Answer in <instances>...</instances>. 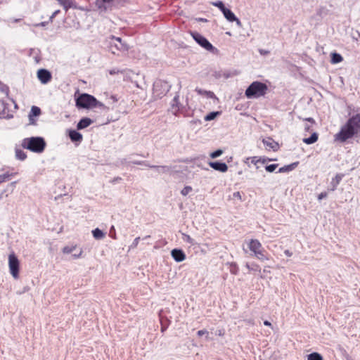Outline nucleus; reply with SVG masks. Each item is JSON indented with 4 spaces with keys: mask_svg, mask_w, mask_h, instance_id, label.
I'll use <instances>...</instances> for the list:
<instances>
[{
    "mask_svg": "<svg viewBox=\"0 0 360 360\" xmlns=\"http://www.w3.org/2000/svg\"><path fill=\"white\" fill-rule=\"evenodd\" d=\"M307 360H323L322 356L317 353L313 352L307 356Z\"/></svg>",
    "mask_w": 360,
    "mask_h": 360,
    "instance_id": "obj_30",
    "label": "nucleus"
},
{
    "mask_svg": "<svg viewBox=\"0 0 360 360\" xmlns=\"http://www.w3.org/2000/svg\"><path fill=\"white\" fill-rule=\"evenodd\" d=\"M284 253L288 257H291L292 256V252L290 250H285Z\"/></svg>",
    "mask_w": 360,
    "mask_h": 360,
    "instance_id": "obj_48",
    "label": "nucleus"
},
{
    "mask_svg": "<svg viewBox=\"0 0 360 360\" xmlns=\"http://www.w3.org/2000/svg\"><path fill=\"white\" fill-rule=\"evenodd\" d=\"M327 197V193L326 192H322L318 195L319 200H322L323 198H325Z\"/></svg>",
    "mask_w": 360,
    "mask_h": 360,
    "instance_id": "obj_42",
    "label": "nucleus"
},
{
    "mask_svg": "<svg viewBox=\"0 0 360 360\" xmlns=\"http://www.w3.org/2000/svg\"><path fill=\"white\" fill-rule=\"evenodd\" d=\"M93 236L96 240H101L105 237V233L103 232L98 228L95 229L92 231Z\"/></svg>",
    "mask_w": 360,
    "mask_h": 360,
    "instance_id": "obj_23",
    "label": "nucleus"
},
{
    "mask_svg": "<svg viewBox=\"0 0 360 360\" xmlns=\"http://www.w3.org/2000/svg\"><path fill=\"white\" fill-rule=\"evenodd\" d=\"M21 146L34 153H42L46 146V142L41 137L25 138L22 140Z\"/></svg>",
    "mask_w": 360,
    "mask_h": 360,
    "instance_id": "obj_3",
    "label": "nucleus"
},
{
    "mask_svg": "<svg viewBox=\"0 0 360 360\" xmlns=\"http://www.w3.org/2000/svg\"><path fill=\"white\" fill-rule=\"evenodd\" d=\"M319 134L316 132H314L311 134V136L309 138L303 139V142L306 144L310 145L318 141Z\"/></svg>",
    "mask_w": 360,
    "mask_h": 360,
    "instance_id": "obj_19",
    "label": "nucleus"
},
{
    "mask_svg": "<svg viewBox=\"0 0 360 360\" xmlns=\"http://www.w3.org/2000/svg\"><path fill=\"white\" fill-rule=\"evenodd\" d=\"M119 72H120V70H117V69H113V70H110V71H109V73H110V75H112L117 74V73H119Z\"/></svg>",
    "mask_w": 360,
    "mask_h": 360,
    "instance_id": "obj_45",
    "label": "nucleus"
},
{
    "mask_svg": "<svg viewBox=\"0 0 360 360\" xmlns=\"http://www.w3.org/2000/svg\"><path fill=\"white\" fill-rule=\"evenodd\" d=\"M259 160H256V157H253L251 158V162L256 165Z\"/></svg>",
    "mask_w": 360,
    "mask_h": 360,
    "instance_id": "obj_49",
    "label": "nucleus"
},
{
    "mask_svg": "<svg viewBox=\"0 0 360 360\" xmlns=\"http://www.w3.org/2000/svg\"><path fill=\"white\" fill-rule=\"evenodd\" d=\"M245 267L249 271H261L259 266L258 264H257L256 263H251V264L246 263Z\"/></svg>",
    "mask_w": 360,
    "mask_h": 360,
    "instance_id": "obj_26",
    "label": "nucleus"
},
{
    "mask_svg": "<svg viewBox=\"0 0 360 360\" xmlns=\"http://www.w3.org/2000/svg\"><path fill=\"white\" fill-rule=\"evenodd\" d=\"M69 136L72 141L81 142L82 141V135L75 130L70 131Z\"/></svg>",
    "mask_w": 360,
    "mask_h": 360,
    "instance_id": "obj_17",
    "label": "nucleus"
},
{
    "mask_svg": "<svg viewBox=\"0 0 360 360\" xmlns=\"http://www.w3.org/2000/svg\"><path fill=\"white\" fill-rule=\"evenodd\" d=\"M122 164L126 166H129L131 164L148 166L145 162L143 161H127V160H123Z\"/></svg>",
    "mask_w": 360,
    "mask_h": 360,
    "instance_id": "obj_29",
    "label": "nucleus"
},
{
    "mask_svg": "<svg viewBox=\"0 0 360 360\" xmlns=\"http://www.w3.org/2000/svg\"><path fill=\"white\" fill-rule=\"evenodd\" d=\"M140 240V237H137L136 238L133 243H131V245H130L129 248L130 249H134V248H136L139 244V242Z\"/></svg>",
    "mask_w": 360,
    "mask_h": 360,
    "instance_id": "obj_39",
    "label": "nucleus"
},
{
    "mask_svg": "<svg viewBox=\"0 0 360 360\" xmlns=\"http://www.w3.org/2000/svg\"><path fill=\"white\" fill-rule=\"evenodd\" d=\"M40 25H41V26H44V25H45V22H41V23L40 24Z\"/></svg>",
    "mask_w": 360,
    "mask_h": 360,
    "instance_id": "obj_56",
    "label": "nucleus"
},
{
    "mask_svg": "<svg viewBox=\"0 0 360 360\" xmlns=\"http://www.w3.org/2000/svg\"><path fill=\"white\" fill-rule=\"evenodd\" d=\"M203 335H207V336L208 335V331L206 330H200L198 331V336H202Z\"/></svg>",
    "mask_w": 360,
    "mask_h": 360,
    "instance_id": "obj_41",
    "label": "nucleus"
},
{
    "mask_svg": "<svg viewBox=\"0 0 360 360\" xmlns=\"http://www.w3.org/2000/svg\"><path fill=\"white\" fill-rule=\"evenodd\" d=\"M259 53H260L261 54H262V55H265V54L269 53V51H264V50L261 49V50H259Z\"/></svg>",
    "mask_w": 360,
    "mask_h": 360,
    "instance_id": "obj_52",
    "label": "nucleus"
},
{
    "mask_svg": "<svg viewBox=\"0 0 360 360\" xmlns=\"http://www.w3.org/2000/svg\"><path fill=\"white\" fill-rule=\"evenodd\" d=\"M67 11L70 8H76L75 0H56Z\"/></svg>",
    "mask_w": 360,
    "mask_h": 360,
    "instance_id": "obj_14",
    "label": "nucleus"
},
{
    "mask_svg": "<svg viewBox=\"0 0 360 360\" xmlns=\"http://www.w3.org/2000/svg\"><path fill=\"white\" fill-rule=\"evenodd\" d=\"M193 190L192 187L190 186H185L181 191V194L184 196L187 195L191 191Z\"/></svg>",
    "mask_w": 360,
    "mask_h": 360,
    "instance_id": "obj_34",
    "label": "nucleus"
},
{
    "mask_svg": "<svg viewBox=\"0 0 360 360\" xmlns=\"http://www.w3.org/2000/svg\"><path fill=\"white\" fill-rule=\"evenodd\" d=\"M248 247L249 249L254 253V255H256L257 252H259L263 249L260 242L255 239L250 240Z\"/></svg>",
    "mask_w": 360,
    "mask_h": 360,
    "instance_id": "obj_12",
    "label": "nucleus"
},
{
    "mask_svg": "<svg viewBox=\"0 0 360 360\" xmlns=\"http://www.w3.org/2000/svg\"><path fill=\"white\" fill-rule=\"evenodd\" d=\"M8 266L12 276L15 279L18 278L20 262L13 252L8 255Z\"/></svg>",
    "mask_w": 360,
    "mask_h": 360,
    "instance_id": "obj_8",
    "label": "nucleus"
},
{
    "mask_svg": "<svg viewBox=\"0 0 360 360\" xmlns=\"http://www.w3.org/2000/svg\"><path fill=\"white\" fill-rule=\"evenodd\" d=\"M41 113V110L39 107L37 106H32L30 110V112L29 114V119L32 124L34 123L32 117L39 116Z\"/></svg>",
    "mask_w": 360,
    "mask_h": 360,
    "instance_id": "obj_18",
    "label": "nucleus"
},
{
    "mask_svg": "<svg viewBox=\"0 0 360 360\" xmlns=\"http://www.w3.org/2000/svg\"><path fill=\"white\" fill-rule=\"evenodd\" d=\"M179 94H176L174 97L172 103V108L174 110V114H176L179 110L180 103L179 101Z\"/></svg>",
    "mask_w": 360,
    "mask_h": 360,
    "instance_id": "obj_20",
    "label": "nucleus"
},
{
    "mask_svg": "<svg viewBox=\"0 0 360 360\" xmlns=\"http://www.w3.org/2000/svg\"><path fill=\"white\" fill-rule=\"evenodd\" d=\"M110 98H111V99H112V101H113L114 102H116V101H117V98H115V96H112L110 97Z\"/></svg>",
    "mask_w": 360,
    "mask_h": 360,
    "instance_id": "obj_54",
    "label": "nucleus"
},
{
    "mask_svg": "<svg viewBox=\"0 0 360 360\" xmlns=\"http://www.w3.org/2000/svg\"><path fill=\"white\" fill-rule=\"evenodd\" d=\"M263 143L264 146L269 147V148L272 149L274 151L277 150V149L278 148V144L271 138L264 139Z\"/></svg>",
    "mask_w": 360,
    "mask_h": 360,
    "instance_id": "obj_16",
    "label": "nucleus"
},
{
    "mask_svg": "<svg viewBox=\"0 0 360 360\" xmlns=\"http://www.w3.org/2000/svg\"><path fill=\"white\" fill-rule=\"evenodd\" d=\"M77 107L82 108H98L102 110H108V108L96 100L95 97L87 94H83L76 100Z\"/></svg>",
    "mask_w": 360,
    "mask_h": 360,
    "instance_id": "obj_2",
    "label": "nucleus"
},
{
    "mask_svg": "<svg viewBox=\"0 0 360 360\" xmlns=\"http://www.w3.org/2000/svg\"><path fill=\"white\" fill-rule=\"evenodd\" d=\"M359 36H360V34H359Z\"/></svg>",
    "mask_w": 360,
    "mask_h": 360,
    "instance_id": "obj_58",
    "label": "nucleus"
},
{
    "mask_svg": "<svg viewBox=\"0 0 360 360\" xmlns=\"http://www.w3.org/2000/svg\"><path fill=\"white\" fill-rule=\"evenodd\" d=\"M343 60L342 56L337 53H333L331 54V63L333 64L339 63Z\"/></svg>",
    "mask_w": 360,
    "mask_h": 360,
    "instance_id": "obj_24",
    "label": "nucleus"
},
{
    "mask_svg": "<svg viewBox=\"0 0 360 360\" xmlns=\"http://www.w3.org/2000/svg\"><path fill=\"white\" fill-rule=\"evenodd\" d=\"M37 77L42 84H46L51 79V74L46 69H40L37 71Z\"/></svg>",
    "mask_w": 360,
    "mask_h": 360,
    "instance_id": "obj_9",
    "label": "nucleus"
},
{
    "mask_svg": "<svg viewBox=\"0 0 360 360\" xmlns=\"http://www.w3.org/2000/svg\"><path fill=\"white\" fill-rule=\"evenodd\" d=\"M172 258L177 262H181L186 259V255L183 250L180 249H174L171 252Z\"/></svg>",
    "mask_w": 360,
    "mask_h": 360,
    "instance_id": "obj_11",
    "label": "nucleus"
},
{
    "mask_svg": "<svg viewBox=\"0 0 360 360\" xmlns=\"http://www.w3.org/2000/svg\"><path fill=\"white\" fill-rule=\"evenodd\" d=\"M200 21H206V20H205V19H203V18H200Z\"/></svg>",
    "mask_w": 360,
    "mask_h": 360,
    "instance_id": "obj_55",
    "label": "nucleus"
},
{
    "mask_svg": "<svg viewBox=\"0 0 360 360\" xmlns=\"http://www.w3.org/2000/svg\"><path fill=\"white\" fill-rule=\"evenodd\" d=\"M268 90L266 84L260 82H253L245 90V95L248 98H257L264 96Z\"/></svg>",
    "mask_w": 360,
    "mask_h": 360,
    "instance_id": "obj_4",
    "label": "nucleus"
},
{
    "mask_svg": "<svg viewBox=\"0 0 360 360\" xmlns=\"http://www.w3.org/2000/svg\"><path fill=\"white\" fill-rule=\"evenodd\" d=\"M190 34L195 42L206 51L212 53H217L218 52L217 49L213 46L212 44L200 33L191 31Z\"/></svg>",
    "mask_w": 360,
    "mask_h": 360,
    "instance_id": "obj_6",
    "label": "nucleus"
},
{
    "mask_svg": "<svg viewBox=\"0 0 360 360\" xmlns=\"http://www.w3.org/2000/svg\"><path fill=\"white\" fill-rule=\"evenodd\" d=\"M212 5L219 8L222 13L226 9V8L224 6V3L221 1L213 2Z\"/></svg>",
    "mask_w": 360,
    "mask_h": 360,
    "instance_id": "obj_33",
    "label": "nucleus"
},
{
    "mask_svg": "<svg viewBox=\"0 0 360 360\" xmlns=\"http://www.w3.org/2000/svg\"><path fill=\"white\" fill-rule=\"evenodd\" d=\"M277 167H278L277 164H272V165H267L265 167V169L267 172H272L277 168Z\"/></svg>",
    "mask_w": 360,
    "mask_h": 360,
    "instance_id": "obj_38",
    "label": "nucleus"
},
{
    "mask_svg": "<svg viewBox=\"0 0 360 360\" xmlns=\"http://www.w3.org/2000/svg\"><path fill=\"white\" fill-rule=\"evenodd\" d=\"M232 198L233 199L236 198L238 200L241 201L242 200V197H241L240 193L239 191L234 192L233 193Z\"/></svg>",
    "mask_w": 360,
    "mask_h": 360,
    "instance_id": "obj_40",
    "label": "nucleus"
},
{
    "mask_svg": "<svg viewBox=\"0 0 360 360\" xmlns=\"http://www.w3.org/2000/svg\"><path fill=\"white\" fill-rule=\"evenodd\" d=\"M15 157L20 160H24L27 158L26 153L20 149H15Z\"/></svg>",
    "mask_w": 360,
    "mask_h": 360,
    "instance_id": "obj_27",
    "label": "nucleus"
},
{
    "mask_svg": "<svg viewBox=\"0 0 360 360\" xmlns=\"http://www.w3.org/2000/svg\"><path fill=\"white\" fill-rule=\"evenodd\" d=\"M9 176L7 174H4L0 175V181H4Z\"/></svg>",
    "mask_w": 360,
    "mask_h": 360,
    "instance_id": "obj_43",
    "label": "nucleus"
},
{
    "mask_svg": "<svg viewBox=\"0 0 360 360\" xmlns=\"http://www.w3.org/2000/svg\"><path fill=\"white\" fill-rule=\"evenodd\" d=\"M223 14L226 19L229 20V22H236V25L239 27H242V23L240 20L236 17L235 14L229 9L226 8Z\"/></svg>",
    "mask_w": 360,
    "mask_h": 360,
    "instance_id": "obj_10",
    "label": "nucleus"
},
{
    "mask_svg": "<svg viewBox=\"0 0 360 360\" xmlns=\"http://www.w3.org/2000/svg\"><path fill=\"white\" fill-rule=\"evenodd\" d=\"M109 50L112 54L119 55L120 53H126L129 47L127 43L122 41L120 37L110 36L109 38Z\"/></svg>",
    "mask_w": 360,
    "mask_h": 360,
    "instance_id": "obj_5",
    "label": "nucleus"
},
{
    "mask_svg": "<svg viewBox=\"0 0 360 360\" xmlns=\"http://www.w3.org/2000/svg\"><path fill=\"white\" fill-rule=\"evenodd\" d=\"M60 12L59 10H57L55 12H53V13L52 14V15L51 16V19L53 18L58 13Z\"/></svg>",
    "mask_w": 360,
    "mask_h": 360,
    "instance_id": "obj_50",
    "label": "nucleus"
},
{
    "mask_svg": "<svg viewBox=\"0 0 360 360\" xmlns=\"http://www.w3.org/2000/svg\"><path fill=\"white\" fill-rule=\"evenodd\" d=\"M170 86L167 82L159 80L153 85V97L155 99L161 98L169 91Z\"/></svg>",
    "mask_w": 360,
    "mask_h": 360,
    "instance_id": "obj_7",
    "label": "nucleus"
},
{
    "mask_svg": "<svg viewBox=\"0 0 360 360\" xmlns=\"http://www.w3.org/2000/svg\"><path fill=\"white\" fill-rule=\"evenodd\" d=\"M343 175L340 174H336L335 178L332 179L331 185L333 186V188H331L332 191H334L336 189L338 185L340 184V181L342 179Z\"/></svg>",
    "mask_w": 360,
    "mask_h": 360,
    "instance_id": "obj_21",
    "label": "nucleus"
},
{
    "mask_svg": "<svg viewBox=\"0 0 360 360\" xmlns=\"http://www.w3.org/2000/svg\"><path fill=\"white\" fill-rule=\"evenodd\" d=\"M304 120L311 122V124L315 123L314 120L311 117L305 118Z\"/></svg>",
    "mask_w": 360,
    "mask_h": 360,
    "instance_id": "obj_46",
    "label": "nucleus"
},
{
    "mask_svg": "<svg viewBox=\"0 0 360 360\" xmlns=\"http://www.w3.org/2000/svg\"><path fill=\"white\" fill-rule=\"evenodd\" d=\"M195 91L199 95H205V96H207V97H210V98H212L214 96V93L212 92V91H205V90H203V89H198V88L195 89Z\"/></svg>",
    "mask_w": 360,
    "mask_h": 360,
    "instance_id": "obj_28",
    "label": "nucleus"
},
{
    "mask_svg": "<svg viewBox=\"0 0 360 360\" xmlns=\"http://www.w3.org/2000/svg\"><path fill=\"white\" fill-rule=\"evenodd\" d=\"M311 125H309V124H306L304 126V130L306 131H309L311 130Z\"/></svg>",
    "mask_w": 360,
    "mask_h": 360,
    "instance_id": "obj_47",
    "label": "nucleus"
},
{
    "mask_svg": "<svg viewBox=\"0 0 360 360\" xmlns=\"http://www.w3.org/2000/svg\"><path fill=\"white\" fill-rule=\"evenodd\" d=\"M148 167L155 169L158 173H166L170 171V168L167 166L148 165Z\"/></svg>",
    "mask_w": 360,
    "mask_h": 360,
    "instance_id": "obj_22",
    "label": "nucleus"
},
{
    "mask_svg": "<svg viewBox=\"0 0 360 360\" xmlns=\"http://www.w3.org/2000/svg\"><path fill=\"white\" fill-rule=\"evenodd\" d=\"M19 20H20L19 19H15V20H14V22H18Z\"/></svg>",
    "mask_w": 360,
    "mask_h": 360,
    "instance_id": "obj_57",
    "label": "nucleus"
},
{
    "mask_svg": "<svg viewBox=\"0 0 360 360\" xmlns=\"http://www.w3.org/2000/svg\"><path fill=\"white\" fill-rule=\"evenodd\" d=\"M360 134V113L352 115L342 125L338 133L334 135V140L344 143L355 135Z\"/></svg>",
    "mask_w": 360,
    "mask_h": 360,
    "instance_id": "obj_1",
    "label": "nucleus"
},
{
    "mask_svg": "<svg viewBox=\"0 0 360 360\" xmlns=\"http://www.w3.org/2000/svg\"><path fill=\"white\" fill-rule=\"evenodd\" d=\"M82 252H83L82 250H80L79 252L77 254L72 255V257L74 259H78V258H79L82 256Z\"/></svg>",
    "mask_w": 360,
    "mask_h": 360,
    "instance_id": "obj_44",
    "label": "nucleus"
},
{
    "mask_svg": "<svg viewBox=\"0 0 360 360\" xmlns=\"http://www.w3.org/2000/svg\"><path fill=\"white\" fill-rule=\"evenodd\" d=\"M297 162H294L292 164L281 167L278 169V172L282 173V172H290V171L292 170L293 169H295V167L297 166Z\"/></svg>",
    "mask_w": 360,
    "mask_h": 360,
    "instance_id": "obj_25",
    "label": "nucleus"
},
{
    "mask_svg": "<svg viewBox=\"0 0 360 360\" xmlns=\"http://www.w3.org/2000/svg\"><path fill=\"white\" fill-rule=\"evenodd\" d=\"M264 324L265 326H270V327H271V326H271V323L269 321H264Z\"/></svg>",
    "mask_w": 360,
    "mask_h": 360,
    "instance_id": "obj_51",
    "label": "nucleus"
},
{
    "mask_svg": "<svg viewBox=\"0 0 360 360\" xmlns=\"http://www.w3.org/2000/svg\"><path fill=\"white\" fill-rule=\"evenodd\" d=\"M264 249L261 250L259 252H257L256 255H255V256L262 260V261H264V260H269V258L268 257H266L264 254Z\"/></svg>",
    "mask_w": 360,
    "mask_h": 360,
    "instance_id": "obj_31",
    "label": "nucleus"
},
{
    "mask_svg": "<svg viewBox=\"0 0 360 360\" xmlns=\"http://www.w3.org/2000/svg\"><path fill=\"white\" fill-rule=\"evenodd\" d=\"M76 248V245L75 246H65L63 248V252L64 254H70Z\"/></svg>",
    "mask_w": 360,
    "mask_h": 360,
    "instance_id": "obj_36",
    "label": "nucleus"
},
{
    "mask_svg": "<svg viewBox=\"0 0 360 360\" xmlns=\"http://www.w3.org/2000/svg\"><path fill=\"white\" fill-rule=\"evenodd\" d=\"M209 165L214 169L221 172H226L228 170V166L226 163L219 162H210Z\"/></svg>",
    "mask_w": 360,
    "mask_h": 360,
    "instance_id": "obj_13",
    "label": "nucleus"
},
{
    "mask_svg": "<svg viewBox=\"0 0 360 360\" xmlns=\"http://www.w3.org/2000/svg\"><path fill=\"white\" fill-rule=\"evenodd\" d=\"M223 153V150L221 149L217 150L210 154L212 158H217Z\"/></svg>",
    "mask_w": 360,
    "mask_h": 360,
    "instance_id": "obj_37",
    "label": "nucleus"
},
{
    "mask_svg": "<svg viewBox=\"0 0 360 360\" xmlns=\"http://www.w3.org/2000/svg\"><path fill=\"white\" fill-rule=\"evenodd\" d=\"M183 239H184V241L188 243L191 245H194L195 244L193 239L189 235L184 233L183 234Z\"/></svg>",
    "mask_w": 360,
    "mask_h": 360,
    "instance_id": "obj_35",
    "label": "nucleus"
},
{
    "mask_svg": "<svg viewBox=\"0 0 360 360\" xmlns=\"http://www.w3.org/2000/svg\"><path fill=\"white\" fill-rule=\"evenodd\" d=\"M218 115H219V112H210L205 117V121H210L214 120Z\"/></svg>",
    "mask_w": 360,
    "mask_h": 360,
    "instance_id": "obj_32",
    "label": "nucleus"
},
{
    "mask_svg": "<svg viewBox=\"0 0 360 360\" xmlns=\"http://www.w3.org/2000/svg\"><path fill=\"white\" fill-rule=\"evenodd\" d=\"M1 91H5L6 93H8V89L6 86H4L2 88H1Z\"/></svg>",
    "mask_w": 360,
    "mask_h": 360,
    "instance_id": "obj_53",
    "label": "nucleus"
},
{
    "mask_svg": "<svg viewBox=\"0 0 360 360\" xmlns=\"http://www.w3.org/2000/svg\"><path fill=\"white\" fill-rule=\"evenodd\" d=\"M93 123V121L88 117L82 118L77 124V129H83L84 128H86L90 124Z\"/></svg>",
    "mask_w": 360,
    "mask_h": 360,
    "instance_id": "obj_15",
    "label": "nucleus"
}]
</instances>
